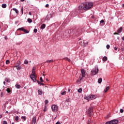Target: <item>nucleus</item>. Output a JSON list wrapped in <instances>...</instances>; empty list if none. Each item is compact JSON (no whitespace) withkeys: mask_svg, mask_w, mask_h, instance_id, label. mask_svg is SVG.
<instances>
[{"mask_svg":"<svg viewBox=\"0 0 124 124\" xmlns=\"http://www.w3.org/2000/svg\"><path fill=\"white\" fill-rule=\"evenodd\" d=\"M84 10H86V9L85 8L84 3H83L80 4L79 6H78V8H77L76 11L77 13L80 14L81 13H83V12H84Z\"/></svg>","mask_w":124,"mask_h":124,"instance_id":"nucleus-1","label":"nucleus"},{"mask_svg":"<svg viewBox=\"0 0 124 124\" xmlns=\"http://www.w3.org/2000/svg\"><path fill=\"white\" fill-rule=\"evenodd\" d=\"M83 5H84L85 10H89V9H91L93 6V2H86L83 3Z\"/></svg>","mask_w":124,"mask_h":124,"instance_id":"nucleus-2","label":"nucleus"},{"mask_svg":"<svg viewBox=\"0 0 124 124\" xmlns=\"http://www.w3.org/2000/svg\"><path fill=\"white\" fill-rule=\"evenodd\" d=\"M95 98H96V96L93 94L89 95L85 97V99L88 100V101H90V100H93V99H95Z\"/></svg>","mask_w":124,"mask_h":124,"instance_id":"nucleus-3","label":"nucleus"},{"mask_svg":"<svg viewBox=\"0 0 124 124\" xmlns=\"http://www.w3.org/2000/svg\"><path fill=\"white\" fill-rule=\"evenodd\" d=\"M119 123V121L118 120H112L110 121H108L105 124H117Z\"/></svg>","mask_w":124,"mask_h":124,"instance_id":"nucleus-4","label":"nucleus"},{"mask_svg":"<svg viewBox=\"0 0 124 124\" xmlns=\"http://www.w3.org/2000/svg\"><path fill=\"white\" fill-rule=\"evenodd\" d=\"M98 71H99L98 67H95L94 69H93L92 70L91 73L93 75H96V74L98 73Z\"/></svg>","mask_w":124,"mask_h":124,"instance_id":"nucleus-5","label":"nucleus"},{"mask_svg":"<svg viewBox=\"0 0 124 124\" xmlns=\"http://www.w3.org/2000/svg\"><path fill=\"white\" fill-rule=\"evenodd\" d=\"M51 109L52 112H58L59 108H58V106L53 105L51 106Z\"/></svg>","mask_w":124,"mask_h":124,"instance_id":"nucleus-6","label":"nucleus"},{"mask_svg":"<svg viewBox=\"0 0 124 124\" xmlns=\"http://www.w3.org/2000/svg\"><path fill=\"white\" fill-rule=\"evenodd\" d=\"M87 114L88 116H91L92 115H93V108H90L87 110Z\"/></svg>","mask_w":124,"mask_h":124,"instance_id":"nucleus-7","label":"nucleus"},{"mask_svg":"<svg viewBox=\"0 0 124 124\" xmlns=\"http://www.w3.org/2000/svg\"><path fill=\"white\" fill-rule=\"evenodd\" d=\"M81 78H84V77H86V70L84 69H81Z\"/></svg>","mask_w":124,"mask_h":124,"instance_id":"nucleus-8","label":"nucleus"},{"mask_svg":"<svg viewBox=\"0 0 124 124\" xmlns=\"http://www.w3.org/2000/svg\"><path fill=\"white\" fill-rule=\"evenodd\" d=\"M30 77L31 79V80H32L33 82H36L35 75H30Z\"/></svg>","mask_w":124,"mask_h":124,"instance_id":"nucleus-9","label":"nucleus"},{"mask_svg":"<svg viewBox=\"0 0 124 124\" xmlns=\"http://www.w3.org/2000/svg\"><path fill=\"white\" fill-rule=\"evenodd\" d=\"M35 123H36V117H33L32 118L31 124H35Z\"/></svg>","mask_w":124,"mask_h":124,"instance_id":"nucleus-10","label":"nucleus"},{"mask_svg":"<svg viewBox=\"0 0 124 124\" xmlns=\"http://www.w3.org/2000/svg\"><path fill=\"white\" fill-rule=\"evenodd\" d=\"M82 79H83V78H81V76H80L78 80L77 81V83L78 84H80V83H81V81H82Z\"/></svg>","mask_w":124,"mask_h":124,"instance_id":"nucleus-11","label":"nucleus"},{"mask_svg":"<svg viewBox=\"0 0 124 124\" xmlns=\"http://www.w3.org/2000/svg\"><path fill=\"white\" fill-rule=\"evenodd\" d=\"M21 65V62L18 61L15 64V67H18Z\"/></svg>","mask_w":124,"mask_h":124,"instance_id":"nucleus-12","label":"nucleus"},{"mask_svg":"<svg viewBox=\"0 0 124 124\" xmlns=\"http://www.w3.org/2000/svg\"><path fill=\"white\" fill-rule=\"evenodd\" d=\"M123 31V27H120L119 29L117 30L118 33H121Z\"/></svg>","mask_w":124,"mask_h":124,"instance_id":"nucleus-13","label":"nucleus"},{"mask_svg":"<svg viewBox=\"0 0 124 124\" xmlns=\"http://www.w3.org/2000/svg\"><path fill=\"white\" fill-rule=\"evenodd\" d=\"M75 33H77V35H79V34H81V33H82V31L80 30H78L77 31H76V32H75Z\"/></svg>","mask_w":124,"mask_h":124,"instance_id":"nucleus-14","label":"nucleus"},{"mask_svg":"<svg viewBox=\"0 0 124 124\" xmlns=\"http://www.w3.org/2000/svg\"><path fill=\"white\" fill-rule=\"evenodd\" d=\"M46 27V25L45 24H43L41 26V29L42 30H44V28Z\"/></svg>","mask_w":124,"mask_h":124,"instance_id":"nucleus-15","label":"nucleus"},{"mask_svg":"<svg viewBox=\"0 0 124 124\" xmlns=\"http://www.w3.org/2000/svg\"><path fill=\"white\" fill-rule=\"evenodd\" d=\"M54 62L53 60H47L46 61V62L47 63H51V62Z\"/></svg>","mask_w":124,"mask_h":124,"instance_id":"nucleus-16","label":"nucleus"},{"mask_svg":"<svg viewBox=\"0 0 124 124\" xmlns=\"http://www.w3.org/2000/svg\"><path fill=\"white\" fill-rule=\"evenodd\" d=\"M13 10H14V11H15L16 14H18L19 13V11H18V10L15 8H13Z\"/></svg>","mask_w":124,"mask_h":124,"instance_id":"nucleus-17","label":"nucleus"},{"mask_svg":"<svg viewBox=\"0 0 124 124\" xmlns=\"http://www.w3.org/2000/svg\"><path fill=\"white\" fill-rule=\"evenodd\" d=\"M38 93L40 95H41L42 94V93H43V92L42 90H38Z\"/></svg>","mask_w":124,"mask_h":124,"instance_id":"nucleus-18","label":"nucleus"},{"mask_svg":"<svg viewBox=\"0 0 124 124\" xmlns=\"http://www.w3.org/2000/svg\"><path fill=\"white\" fill-rule=\"evenodd\" d=\"M109 89H110L109 86L107 87L105 90H104V93H107V91L109 90Z\"/></svg>","mask_w":124,"mask_h":124,"instance_id":"nucleus-19","label":"nucleus"},{"mask_svg":"<svg viewBox=\"0 0 124 124\" xmlns=\"http://www.w3.org/2000/svg\"><path fill=\"white\" fill-rule=\"evenodd\" d=\"M102 82V78H99L98 79V83L99 84H101Z\"/></svg>","mask_w":124,"mask_h":124,"instance_id":"nucleus-20","label":"nucleus"},{"mask_svg":"<svg viewBox=\"0 0 124 124\" xmlns=\"http://www.w3.org/2000/svg\"><path fill=\"white\" fill-rule=\"evenodd\" d=\"M103 61L104 62H106V61H107V60H108V59L107 58V57L106 56H104L103 59H102Z\"/></svg>","mask_w":124,"mask_h":124,"instance_id":"nucleus-21","label":"nucleus"},{"mask_svg":"<svg viewBox=\"0 0 124 124\" xmlns=\"http://www.w3.org/2000/svg\"><path fill=\"white\" fill-rule=\"evenodd\" d=\"M15 87L16 89H20L21 88V85H19V84H16L15 85Z\"/></svg>","mask_w":124,"mask_h":124,"instance_id":"nucleus-22","label":"nucleus"},{"mask_svg":"<svg viewBox=\"0 0 124 124\" xmlns=\"http://www.w3.org/2000/svg\"><path fill=\"white\" fill-rule=\"evenodd\" d=\"M83 44L84 46H86V45H88V42L87 41H83Z\"/></svg>","mask_w":124,"mask_h":124,"instance_id":"nucleus-23","label":"nucleus"},{"mask_svg":"<svg viewBox=\"0 0 124 124\" xmlns=\"http://www.w3.org/2000/svg\"><path fill=\"white\" fill-rule=\"evenodd\" d=\"M24 29H25V28H24V27H22V28L18 29L17 31H24Z\"/></svg>","mask_w":124,"mask_h":124,"instance_id":"nucleus-24","label":"nucleus"},{"mask_svg":"<svg viewBox=\"0 0 124 124\" xmlns=\"http://www.w3.org/2000/svg\"><path fill=\"white\" fill-rule=\"evenodd\" d=\"M37 82L39 85H42V86H44V85H45L44 83H41V82H40V81H39L38 80H37Z\"/></svg>","mask_w":124,"mask_h":124,"instance_id":"nucleus-25","label":"nucleus"},{"mask_svg":"<svg viewBox=\"0 0 124 124\" xmlns=\"http://www.w3.org/2000/svg\"><path fill=\"white\" fill-rule=\"evenodd\" d=\"M5 81L6 82H7V83H9V82H10V79L8 78H5Z\"/></svg>","mask_w":124,"mask_h":124,"instance_id":"nucleus-26","label":"nucleus"},{"mask_svg":"<svg viewBox=\"0 0 124 124\" xmlns=\"http://www.w3.org/2000/svg\"><path fill=\"white\" fill-rule=\"evenodd\" d=\"M62 95H65L66 94V91H63L61 93Z\"/></svg>","mask_w":124,"mask_h":124,"instance_id":"nucleus-27","label":"nucleus"},{"mask_svg":"<svg viewBox=\"0 0 124 124\" xmlns=\"http://www.w3.org/2000/svg\"><path fill=\"white\" fill-rule=\"evenodd\" d=\"M6 4H2L1 5V7H2V8H6Z\"/></svg>","mask_w":124,"mask_h":124,"instance_id":"nucleus-28","label":"nucleus"},{"mask_svg":"<svg viewBox=\"0 0 124 124\" xmlns=\"http://www.w3.org/2000/svg\"><path fill=\"white\" fill-rule=\"evenodd\" d=\"M51 14H48L46 16V19H50V18H51Z\"/></svg>","mask_w":124,"mask_h":124,"instance_id":"nucleus-29","label":"nucleus"},{"mask_svg":"<svg viewBox=\"0 0 124 124\" xmlns=\"http://www.w3.org/2000/svg\"><path fill=\"white\" fill-rule=\"evenodd\" d=\"M24 32H25V33H29V32H30V31L26 30V29H24L23 30Z\"/></svg>","mask_w":124,"mask_h":124,"instance_id":"nucleus-30","label":"nucleus"},{"mask_svg":"<svg viewBox=\"0 0 124 124\" xmlns=\"http://www.w3.org/2000/svg\"><path fill=\"white\" fill-rule=\"evenodd\" d=\"M27 21H28V23H32V20L31 18H28L27 19Z\"/></svg>","mask_w":124,"mask_h":124,"instance_id":"nucleus-31","label":"nucleus"},{"mask_svg":"<svg viewBox=\"0 0 124 124\" xmlns=\"http://www.w3.org/2000/svg\"><path fill=\"white\" fill-rule=\"evenodd\" d=\"M20 12H21L22 15H23V14H24V10L23 9V7L21 8Z\"/></svg>","mask_w":124,"mask_h":124,"instance_id":"nucleus-32","label":"nucleus"},{"mask_svg":"<svg viewBox=\"0 0 124 124\" xmlns=\"http://www.w3.org/2000/svg\"><path fill=\"white\" fill-rule=\"evenodd\" d=\"M82 91H83L82 88H79V89H78V93H82Z\"/></svg>","mask_w":124,"mask_h":124,"instance_id":"nucleus-33","label":"nucleus"},{"mask_svg":"<svg viewBox=\"0 0 124 124\" xmlns=\"http://www.w3.org/2000/svg\"><path fill=\"white\" fill-rule=\"evenodd\" d=\"M9 63H10V61L8 60L6 61V64H9Z\"/></svg>","mask_w":124,"mask_h":124,"instance_id":"nucleus-34","label":"nucleus"},{"mask_svg":"<svg viewBox=\"0 0 124 124\" xmlns=\"http://www.w3.org/2000/svg\"><path fill=\"white\" fill-rule=\"evenodd\" d=\"M21 119L22 120H24V121H26V116H22Z\"/></svg>","mask_w":124,"mask_h":124,"instance_id":"nucleus-35","label":"nucleus"},{"mask_svg":"<svg viewBox=\"0 0 124 124\" xmlns=\"http://www.w3.org/2000/svg\"><path fill=\"white\" fill-rule=\"evenodd\" d=\"M16 121H19V117L18 116H16L15 117Z\"/></svg>","mask_w":124,"mask_h":124,"instance_id":"nucleus-36","label":"nucleus"},{"mask_svg":"<svg viewBox=\"0 0 124 124\" xmlns=\"http://www.w3.org/2000/svg\"><path fill=\"white\" fill-rule=\"evenodd\" d=\"M31 75H35V71L34 70H32V74Z\"/></svg>","mask_w":124,"mask_h":124,"instance_id":"nucleus-37","label":"nucleus"},{"mask_svg":"<svg viewBox=\"0 0 124 124\" xmlns=\"http://www.w3.org/2000/svg\"><path fill=\"white\" fill-rule=\"evenodd\" d=\"M71 100H70V98H67L66 99V102H70Z\"/></svg>","mask_w":124,"mask_h":124,"instance_id":"nucleus-38","label":"nucleus"},{"mask_svg":"<svg viewBox=\"0 0 124 124\" xmlns=\"http://www.w3.org/2000/svg\"><path fill=\"white\" fill-rule=\"evenodd\" d=\"M64 60H66V61H67L69 62H70V59L67 58H65Z\"/></svg>","mask_w":124,"mask_h":124,"instance_id":"nucleus-39","label":"nucleus"},{"mask_svg":"<svg viewBox=\"0 0 124 124\" xmlns=\"http://www.w3.org/2000/svg\"><path fill=\"white\" fill-rule=\"evenodd\" d=\"M6 91L7 92V93H10L11 92V91H10V89L9 88H7L6 89Z\"/></svg>","mask_w":124,"mask_h":124,"instance_id":"nucleus-40","label":"nucleus"},{"mask_svg":"<svg viewBox=\"0 0 124 124\" xmlns=\"http://www.w3.org/2000/svg\"><path fill=\"white\" fill-rule=\"evenodd\" d=\"M28 63H29V61H28V60H25L24 64H28Z\"/></svg>","mask_w":124,"mask_h":124,"instance_id":"nucleus-41","label":"nucleus"},{"mask_svg":"<svg viewBox=\"0 0 124 124\" xmlns=\"http://www.w3.org/2000/svg\"><path fill=\"white\" fill-rule=\"evenodd\" d=\"M87 124H92V121H91L90 119L88 120Z\"/></svg>","mask_w":124,"mask_h":124,"instance_id":"nucleus-42","label":"nucleus"},{"mask_svg":"<svg viewBox=\"0 0 124 124\" xmlns=\"http://www.w3.org/2000/svg\"><path fill=\"white\" fill-rule=\"evenodd\" d=\"M2 124H7V122L6 121H3L2 122Z\"/></svg>","mask_w":124,"mask_h":124,"instance_id":"nucleus-43","label":"nucleus"},{"mask_svg":"<svg viewBox=\"0 0 124 124\" xmlns=\"http://www.w3.org/2000/svg\"><path fill=\"white\" fill-rule=\"evenodd\" d=\"M47 111V108H46V105H45V108L44 109V112H46Z\"/></svg>","mask_w":124,"mask_h":124,"instance_id":"nucleus-44","label":"nucleus"},{"mask_svg":"<svg viewBox=\"0 0 124 124\" xmlns=\"http://www.w3.org/2000/svg\"><path fill=\"white\" fill-rule=\"evenodd\" d=\"M47 103H49V101H48V100H45V105H46V104H47Z\"/></svg>","mask_w":124,"mask_h":124,"instance_id":"nucleus-45","label":"nucleus"},{"mask_svg":"<svg viewBox=\"0 0 124 124\" xmlns=\"http://www.w3.org/2000/svg\"><path fill=\"white\" fill-rule=\"evenodd\" d=\"M107 49H109L110 48V45H107L106 46Z\"/></svg>","mask_w":124,"mask_h":124,"instance_id":"nucleus-46","label":"nucleus"},{"mask_svg":"<svg viewBox=\"0 0 124 124\" xmlns=\"http://www.w3.org/2000/svg\"><path fill=\"white\" fill-rule=\"evenodd\" d=\"M40 80L41 81V82H44V80H43V79H42V77H40Z\"/></svg>","mask_w":124,"mask_h":124,"instance_id":"nucleus-47","label":"nucleus"},{"mask_svg":"<svg viewBox=\"0 0 124 124\" xmlns=\"http://www.w3.org/2000/svg\"><path fill=\"white\" fill-rule=\"evenodd\" d=\"M33 31H34V32L36 33V32H37V29H34Z\"/></svg>","mask_w":124,"mask_h":124,"instance_id":"nucleus-48","label":"nucleus"},{"mask_svg":"<svg viewBox=\"0 0 124 124\" xmlns=\"http://www.w3.org/2000/svg\"><path fill=\"white\" fill-rule=\"evenodd\" d=\"M17 70H20L21 69V66H18V67H16Z\"/></svg>","mask_w":124,"mask_h":124,"instance_id":"nucleus-49","label":"nucleus"},{"mask_svg":"<svg viewBox=\"0 0 124 124\" xmlns=\"http://www.w3.org/2000/svg\"><path fill=\"white\" fill-rule=\"evenodd\" d=\"M100 24H103V23H104V20H101L100 21Z\"/></svg>","mask_w":124,"mask_h":124,"instance_id":"nucleus-50","label":"nucleus"},{"mask_svg":"<svg viewBox=\"0 0 124 124\" xmlns=\"http://www.w3.org/2000/svg\"><path fill=\"white\" fill-rule=\"evenodd\" d=\"M120 113H124V109H120Z\"/></svg>","mask_w":124,"mask_h":124,"instance_id":"nucleus-51","label":"nucleus"},{"mask_svg":"<svg viewBox=\"0 0 124 124\" xmlns=\"http://www.w3.org/2000/svg\"><path fill=\"white\" fill-rule=\"evenodd\" d=\"M114 50H115V51H117V50H118V47H114Z\"/></svg>","mask_w":124,"mask_h":124,"instance_id":"nucleus-52","label":"nucleus"},{"mask_svg":"<svg viewBox=\"0 0 124 124\" xmlns=\"http://www.w3.org/2000/svg\"><path fill=\"white\" fill-rule=\"evenodd\" d=\"M55 124H61V122H57Z\"/></svg>","mask_w":124,"mask_h":124,"instance_id":"nucleus-53","label":"nucleus"},{"mask_svg":"<svg viewBox=\"0 0 124 124\" xmlns=\"http://www.w3.org/2000/svg\"><path fill=\"white\" fill-rule=\"evenodd\" d=\"M46 7H49V5L48 4H46Z\"/></svg>","mask_w":124,"mask_h":124,"instance_id":"nucleus-54","label":"nucleus"},{"mask_svg":"<svg viewBox=\"0 0 124 124\" xmlns=\"http://www.w3.org/2000/svg\"><path fill=\"white\" fill-rule=\"evenodd\" d=\"M32 70H35V67H33Z\"/></svg>","mask_w":124,"mask_h":124,"instance_id":"nucleus-55","label":"nucleus"},{"mask_svg":"<svg viewBox=\"0 0 124 124\" xmlns=\"http://www.w3.org/2000/svg\"><path fill=\"white\" fill-rule=\"evenodd\" d=\"M29 15H30V16H31V12H30L29 13Z\"/></svg>","mask_w":124,"mask_h":124,"instance_id":"nucleus-56","label":"nucleus"},{"mask_svg":"<svg viewBox=\"0 0 124 124\" xmlns=\"http://www.w3.org/2000/svg\"><path fill=\"white\" fill-rule=\"evenodd\" d=\"M0 96H1V97H2L3 96V94H2V93H1Z\"/></svg>","mask_w":124,"mask_h":124,"instance_id":"nucleus-57","label":"nucleus"},{"mask_svg":"<svg viewBox=\"0 0 124 124\" xmlns=\"http://www.w3.org/2000/svg\"><path fill=\"white\" fill-rule=\"evenodd\" d=\"M2 118V115L0 114V119H1Z\"/></svg>","mask_w":124,"mask_h":124,"instance_id":"nucleus-58","label":"nucleus"},{"mask_svg":"<svg viewBox=\"0 0 124 124\" xmlns=\"http://www.w3.org/2000/svg\"><path fill=\"white\" fill-rule=\"evenodd\" d=\"M122 40H124V36L122 37Z\"/></svg>","mask_w":124,"mask_h":124,"instance_id":"nucleus-59","label":"nucleus"},{"mask_svg":"<svg viewBox=\"0 0 124 124\" xmlns=\"http://www.w3.org/2000/svg\"><path fill=\"white\" fill-rule=\"evenodd\" d=\"M114 34L115 35V34H119V33H118L117 32H115V33H114Z\"/></svg>","mask_w":124,"mask_h":124,"instance_id":"nucleus-60","label":"nucleus"},{"mask_svg":"<svg viewBox=\"0 0 124 124\" xmlns=\"http://www.w3.org/2000/svg\"><path fill=\"white\" fill-rule=\"evenodd\" d=\"M3 84L5 85V81H3Z\"/></svg>","mask_w":124,"mask_h":124,"instance_id":"nucleus-61","label":"nucleus"},{"mask_svg":"<svg viewBox=\"0 0 124 124\" xmlns=\"http://www.w3.org/2000/svg\"><path fill=\"white\" fill-rule=\"evenodd\" d=\"M5 39H7V36L5 37Z\"/></svg>","mask_w":124,"mask_h":124,"instance_id":"nucleus-62","label":"nucleus"},{"mask_svg":"<svg viewBox=\"0 0 124 124\" xmlns=\"http://www.w3.org/2000/svg\"><path fill=\"white\" fill-rule=\"evenodd\" d=\"M122 51H124V48H122Z\"/></svg>","mask_w":124,"mask_h":124,"instance_id":"nucleus-63","label":"nucleus"},{"mask_svg":"<svg viewBox=\"0 0 124 124\" xmlns=\"http://www.w3.org/2000/svg\"><path fill=\"white\" fill-rule=\"evenodd\" d=\"M122 6H123V7H124V4H122Z\"/></svg>","mask_w":124,"mask_h":124,"instance_id":"nucleus-64","label":"nucleus"}]
</instances>
